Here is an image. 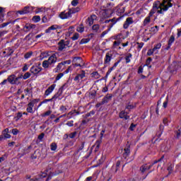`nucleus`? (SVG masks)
<instances>
[{
	"label": "nucleus",
	"mask_w": 181,
	"mask_h": 181,
	"mask_svg": "<svg viewBox=\"0 0 181 181\" xmlns=\"http://www.w3.org/2000/svg\"><path fill=\"white\" fill-rule=\"evenodd\" d=\"M111 59H112V55L110 52L107 53L105 58V64L110 63V62H111Z\"/></svg>",
	"instance_id": "b1692460"
},
{
	"label": "nucleus",
	"mask_w": 181,
	"mask_h": 181,
	"mask_svg": "<svg viewBox=\"0 0 181 181\" xmlns=\"http://www.w3.org/2000/svg\"><path fill=\"white\" fill-rule=\"evenodd\" d=\"M80 37V35L78 33H76L73 37H71L72 40H77Z\"/></svg>",
	"instance_id": "a19ab883"
},
{
	"label": "nucleus",
	"mask_w": 181,
	"mask_h": 181,
	"mask_svg": "<svg viewBox=\"0 0 181 181\" xmlns=\"http://www.w3.org/2000/svg\"><path fill=\"white\" fill-rule=\"evenodd\" d=\"M100 145H101V142H100V141H97L93 146V148H95V152H98V149H100Z\"/></svg>",
	"instance_id": "c756f323"
},
{
	"label": "nucleus",
	"mask_w": 181,
	"mask_h": 181,
	"mask_svg": "<svg viewBox=\"0 0 181 181\" xmlns=\"http://www.w3.org/2000/svg\"><path fill=\"white\" fill-rule=\"evenodd\" d=\"M84 77H86V71H81L79 74H76L74 80L76 83H80V81L84 78Z\"/></svg>",
	"instance_id": "1a4fd4ad"
},
{
	"label": "nucleus",
	"mask_w": 181,
	"mask_h": 181,
	"mask_svg": "<svg viewBox=\"0 0 181 181\" xmlns=\"http://www.w3.org/2000/svg\"><path fill=\"white\" fill-rule=\"evenodd\" d=\"M88 42H90V40L84 38L81 40L80 45H86V43H88Z\"/></svg>",
	"instance_id": "58836bf2"
},
{
	"label": "nucleus",
	"mask_w": 181,
	"mask_h": 181,
	"mask_svg": "<svg viewBox=\"0 0 181 181\" xmlns=\"http://www.w3.org/2000/svg\"><path fill=\"white\" fill-rule=\"evenodd\" d=\"M28 69H29V67H28V65H25L23 67V71H26Z\"/></svg>",
	"instance_id": "0e129e2a"
},
{
	"label": "nucleus",
	"mask_w": 181,
	"mask_h": 181,
	"mask_svg": "<svg viewBox=\"0 0 181 181\" xmlns=\"http://www.w3.org/2000/svg\"><path fill=\"white\" fill-rule=\"evenodd\" d=\"M42 71V67L39 66H33L30 68V72L33 74H39Z\"/></svg>",
	"instance_id": "4468645a"
},
{
	"label": "nucleus",
	"mask_w": 181,
	"mask_h": 181,
	"mask_svg": "<svg viewBox=\"0 0 181 181\" xmlns=\"http://www.w3.org/2000/svg\"><path fill=\"white\" fill-rule=\"evenodd\" d=\"M22 78H23V80H28V78H29V77H30V73L29 72H26L24 75H22Z\"/></svg>",
	"instance_id": "e433bc0d"
},
{
	"label": "nucleus",
	"mask_w": 181,
	"mask_h": 181,
	"mask_svg": "<svg viewBox=\"0 0 181 181\" xmlns=\"http://www.w3.org/2000/svg\"><path fill=\"white\" fill-rule=\"evenodd\" d=\"M69 45H70L69 41L61 40L58 43V50H59V52H63V50H65V49L69 47Z\"/></svg>",
	"instance_id": "39448f33"
},
{
	"label": "nucleus",
	"mask_w": 181,
	"mask_h": 181,
	"mask_svg": "<svg viewBox=\"0 0 181 181\" xmlns=\"http://www.w3.org/2000/svg\"><path fill=\"white\" fill-rule=\"evenodd\" d=\"M151 62H152V58H148L146 62V66H149V64H151Z\"/></svg>",
	"instance_id": "3c124183"
},
{
	"label": "nucleus",
	"mask_w": 181,
	"mask_h": 181,
	"mask_svg": "<svg viewBox=\"0 0 181 181\" xmlns=\"http://www.w3.org/2000/svg\"><path fill=\"white\" fill-rule=\"evenodd\" d=\"M79 11H80V8H69L67 12L62 11L59 14V18L61 19H69V18H71V16L73 15V13H77V12H78Z\"/></svg>",
	"instance_id": "f03ea898"
},
{
	"label": "nucleus",
	"mask_w": 181,
	"mask_h": 181,
	"mask_svg": "<svg viewBox=\"0 0 181 181\" xmlns=\"http://www.w3.org/2000/svg\"><path fill=\"white\" fill-rule=\"evenodd\" d=\"M159 30V27L158 25H156L154 27H152L150 29V32H151V33H158V31Z\"/></svg>",
	"instance_id": "7c9ffc66"
},
{
	"label": "nucleus",
	"mask_w": 181,
	"mask_h": 181,
	"mask_svg": "<svg viewBox=\"0 0 181 181\" xmlns=\"http://www.w3.org/2000/svg\"><path fill=\"white\" fill-rule=\"evenodd\" d=\"M172 0H163V3L160 4L159 1V7L162 8V6H164V8H167V11L169 9V8H172Z\"/></svg>",
	"instance_id": "6e6552de"
},
{
	"label": "nucleus",
	"mask_w": 181,
	"mask_h": 181,
	"mask_svg": "<svg viewBox=\"0 0 181 181\" xmlns=\"http://www.w3.org/2000/svg\"><path fill=\"white\" fill-rule=\"evenodd\" d=\"M49 66H52V64L48 60L43 61L42 67L44 69H49Z\"/></svg>",
	"instance_id": "bb28decb"
},
{
	"label": "nucleus",
	"mask_w": 181,
	"mask_h": 181,
	"mask_svg": "<svg viewBox=\"0 0 181 181\" xmlns=\"http://www.w3.org/2000/svg\"><path fill=\"white\" fill-rule=\"evenodd\" d=\"M35 103H39V99H35L34 100H33L32 102H30L28 104V107L26 109V111L32 113L33 112V107H35Z\"/></svg>",
	"instance_id": "0eeeda50"
},
{
	"label": "nucleus",
	"mask_w": 181,
	"mask_h": 181,
	"mask_svg": "<svg viewBox=\"0 0 181 181\" xmlns=\"http://www.w3.org/2000/svg\"><path fill=\"white\" fill-rule=\"evenodd\" d=\"M155 163H158V161H155L153 164H145L143 166H141L140 170L142 173H144L146 170H149Z\"/></svg>",
	"instance_id": "ddd939ff"
},
{
	"label": "nucleus",
	"mask_w": 181,
	"mask_h": 181,
	"mask_svg": "<svg viewBox=\"0 0 181 181\" xmlns=\"http://www.w3.org/2000/svg\"><path fill=\"white\" fill-rule=\"evenodd\" d=\"M110 22H112V25H110V29H111V28H112V26H114V25L117 23V21L115 20V18H112L110 20H106L105 21V23H110Z\"/></svg>",
	"instance_id": "c85d7f7f"
},
{
	"label": "nucleus",
	"mask_w": 181,
	"mask_h": 181,
	"mask_svg": "<svg viewBox=\"0 0 181 181\" xmlns=\"http://www.w3.org/2000/svg\"><path fill=\"white\" fill-rule=\"evenodd\" d=\"M134 23V19L132 17H129L126 19L125 23L123 25L124 29H128L129 28V25H132Z\"/></svg>",
	"instance_id": "9b49d317"
},
{
	"label": "nucleus",
	"mask_w": 181,
	"mask_h": 181,
	"mask_svg": "<svg viewBox=\"0 0 181 181\" xmlns=\"http://www.w3.org/2000/svg\"><path fill=\"white\" fill-rule=\"evenodd\" d=\"M113 45L114 46H119V45H121V41L119 40L115 41Z\"/></svg>",
	"instance_id": "13d9d810"
},
{
	"label": "nucleus",
	"mask_w": 181,
	"mask_h": 181,
	"mask_svg": "<svg viewBox=\"0 0 181 181\" xmlns=\"http://www.w3.org/2000/svg\"><path fill=\"white\" fill-rule=\"evenodd\" d=\"M47 60L51 64H54L57 62V54H52Z\"/></svg>",
	"instance_id": "dca6fc26"
},
{
	"label": "nucleus",
	"mask_w": 181,
	"mask_h": 181,
	"mask_svg": "<svg viewBox=\"0 0 181 181\" xmlns=\"http://www.w3.org/2000/svg\"><path fill=\"white\" fill-rule=\"evenodd\" d=\"M181 36V28L178 29L177 30V37H180Z\"/></svg>",
	"instance_id": "338daca9"
},
{
	"label": "nucleus",
	"mask_w": 181,
	"mask_h": 181,
	"mask_svg": "<svg viewBox=\"0 0 181 181\" xmlns=\"http://www.w3.org/2000/svg\"><path fill=\"white\" fill-rule=\"evenodd\" d=\"M50 101H53V98H52L51 99H45L42 101L44 104H46V103H49Z\"/></svg>",
	"instance_id": "4d7b16f0"
},
{
	"label": "nucleus",
	"mask_w": 181,
	"mask_h": 181,
	"mask_svg": "<svg viewBox=\"0 0 181 181\" xmlns=\"http://www.w3.org/2000/svg\"><path fill=\"white\" fill-rule=\"evenodd\" d=\"M76 135H77V133L76 132H73L71 134H69V138H71V139L75 138Z\"/></svg>",
	"instance_id": "864d4df0"
},
{
	"label": "nucleus",
	"mask_w": 181,
	"mask_h": 181,
	"mask_svg": "<svg viewBox=\"0 0 181 181\" xmlns=\"http://www.w3.org/2000/svg\"><path fill=\"white\" fill-rule=\"evenodd\" d=\"M29 12H30V7L25 6L23 10L18 11V13L20 15H26V13H29Z\"/></svg>",
	"instance_id": "f3484780"
},
{
	"label": "nucleus",
	"mask_w": 181,
	"mask_h": 181,
	"mask_svg": "<svg viewBox=\"0 0 181 181\" xmlns=\"http://www.w3.org/2000/svg\"><path fill=\"white\" fill-rule=\"evenodd\" d=\"M63 69H64V64L63 62H60L57 66L54 71L55 73H57V71H63Z\"/></svg>",
	"instance_id": "6ab92c4d"
},
{
	"label": "nucleus",
	"mask_w": 181,
	"mask_h": 181,
	"mask_svg": "<svg viewBox=\"0 0 181 181\" xmlns=\"http://www.w3.org/2000/svg\"><path fill=\"white\" fill-rule=\"evenodd\" d=\"M111 30V28H109L107 30H105L104 32L102 33L100 37H104L105 35H107V33H108V32Z\"/></svg>",
	"instance_id": "de8ad7c7"
},
{
	"label": "nucleus",
	"mask_w": 181,
	"mask_h": 181,
	"mask_svg": "<svg viewBox=\"0 0 181 181\" xmlns=\"http://www.w3.org/2000/svg\"><path fill=\"white\" fill-rule=\"evenodd\" d=\"M137 45H138V47H139V50H141V49L142 47H144V42H140V43L138 42Z\"/></svg>",
	"instance_id": "5fc2aeb1"
},
{
	"label": "nucleus",
	"mask_w": 181,
	"mask_h": 181,
	"mask_svg": "<svg viewBox=\"0 0 181 181\" xmlns=\"http://www.w3.org/2000/svg\"><path fill=\"white\" fill-rule=\"evenodd\" d=\"M66 125H67L68 127H73V125H74V121L71 120V121L68 122L66 123Z\"/></svg>",
	"instance_id": "09e8293b"
},
{
	"label": "nucleus",
	"mask_w": 181,
	"mask_h": 181,
	"mask_svg": "<svg viewBox=\"0 0 181 181\" xmlns=\"http://www.w3.org/2000/svg\"><path fill=\"white\" fill-rule=\"evenodd\" d=\"M3 135L6 139H9L11 138V134H8V133H4Z\"/></svg>",
	"instance_id": "8fccbe9b"
},
{
	"label": "nucleus",
	"mask_w": 181,
	"mask_h": 181,
	"mask_svg": "<svg viewBox=\"0 0 181 181\" xmlns=\"http://www.w3.org/2000/svg\"><path fill=\"white\" fill-rule=\"evenodd\" d=\"M22 74H20L18 76L16 77V75L11 74L8 76L7 80L10 84L19 86L21 84V79L22 78Z\"/></svg>",
	"instance_id": "7ed1b4c3"
},
{
	"label": "nucleus",
	"mask_w": 181,
	"mask_h": 181,
	"mask_svg": "<svg viewBox=\"0 0 181 181\" xmlns=\"http://www.w3.org/2000/svg\"><path fill=\"white\" fill-rule=\"evenodd\" d=\"M51 151H56L57 149V144L56 143H52L50 145Z\"/></svg>",
	"instance_id": "c9c22d12"
},
{
	"label": "nucleus",
	"mask_w": 181,
	"mask_h": 181,
	"mask_svg": "<svg viewBox=\"0 0 181 181\" xmlns=\"http://www.w3.org/2000/svg\"><path fill=\"white\" fill-rule=\"evenodd\" d=\"M92 30H93V32H101V30H100V25L98 24H95L92 26Z\"/></svg>",
	"instance_id": "cd10ccee"
},
{
	"label": "nucleus",
	"mask_w": 181,
	"mask_h": 181,
	"mask_svg": "<svg viewBox=\"0 0 181 181\" xmlns=\"http://www.w3.org/2000/svg\"><path fill=\"white\" fill-rule=\"evenodd\" d=\"M11 134H13V135H17L19 134V130H18V129H13L11 130Z\"/></svg>",
	"instance_id": "79ce46f5"
},
{
	"label": "nucleus",
	"mask_w": 181,
	"mask_h": 181,
	"mask_svg": "<svg viewBox=\"0 0 181 181\" xmlns=\"http://www.w3.org/2000/svg\"><path fill=\"white\" fill-rule=\"evenodd\" d=\"M76 30L79 33H83V32H84V25H83V24H81L79 26L77 27Z\"/></svg>",
	"instance_id": "2f4dec72"
},
{
	"label": "nucleus",
	"mask_w": 181,
	"mask_h": 181,
	"mask_svg": "<svg viewBox=\"0 0 181 181\" xmlns=\"http://www.w3.org/2000/svg\"><path fill=\"white\" fill-rule=\"evenodd\" d=\"M163 122L164 125H168V118H164L163 120Z\"/></svg>",
	"instance_id": "052dcab7"
},
{
	"label": "nucleus",
	"mask_w": 181,
	"mask_h": 181,
	"mask_svg": "<svg viewBox=\"0 0 181 181\" xmlns=\"http://www.w3.org/2000/svg\"><path fill=\"white\" fill-rule=\"evenodd\" d=\"M135 127H136L135 124H132L130 127H129L130 131H134V128H135Z\"/></svg>",
	"instance_id": "e2e57ef3"
},
{
	"label": "nucleus",
	"mask_w": 181,
	"mask_h": 181,
	"mask_svg": "<svg viewBox=\"0 0 181 181\" xmlns=\"http://www.w3.org/2000/svg\"><path fill=\"white\" fill-rule=\"evenodd\" d=\"M26 32H29V30H32V29H36V25L35 24H26L24 27Z\"/></svg>",
	"instance_id": "aec40b11"
},
{
	"label": "nucleus",
	"mask_w": 181,
	"mask_h": 181,
	"mask_svg": "<svg viewBox=\"0 0 181 181\" xmlns=\"http://www.w3.org/2000/svg\"><path fill=\"white\" fill-rule=\"evenodd\" d=\"M56 29H59V25H53L50 26L49 28H48L45 30V33H50V32H52V30H56Z\"/></svg>",
	"instance_id": "4be33fe9"
},
{
	"label": "nucleus",
	"mask_w": 181,
	"mask_h": 181,
	"mask_svg": "<svg viewBox=\"0 0 181 181\" xmlns=\"http://www.w3.org/2000/svg\"><path fill=\"white\" fill-rule=\"evenodd\" d=\"M63 76H64V73H60L59 74H58L55 78L56 81H59V80H60V78H62V77H63Z\"/></svg>",
	"instance_id": "ea45409f"
},
{
	"label": "nucleus",
	"mask_w": 181,
	"mask_h": 181,
	"mask_svg": "<svg viewBox=\"0 0 181 181\" xmlns=\"http://www.w3.org/2000/svg\"><path fill=\"white\" fill-rule=\"evenodd\" d=\"M60 111H62V112H64V111H67V107H66V106L64 105H62L59 108Z\"/></svg>",
	"instance_id": "49530a36"
},
{
	"label": "nucleus",
	"mask_w": 181,
	"mask_h": 181,
	"mask_svg": "<svg viewBox=\"0 0 181 181\" xmlns=\"http://www.w3.org/2000/svg\"><path fill=\"white\" fill-rule=\"evenodd\" d=\"M97 16L95 15H92L90 17L88 18V23L90 26L94 23V20H95Z\"/></svg>",
	"instance_id": "393cba45"
},
{
	"label": "nucleus",
	"mask_w": 181,
	"mask_h": 181,
	"mask_svg": "<svg viewBox=\"0 0 181 181\" xmlns=\"http://www.w3.org/2000/svg\"><path fill=\"white\" fill-rule=\"evenodd\" d=\"M40 12H45V8H37L35 10V13H40Z\"/></svg>",
	"instance_id": "c03bdc74"
},
{
	"label": "nucleus",
	"mask_w": 181,
	"mask_h": 181,
	"mask_svg": "<svg viewBox=\"0 0 181 181\" xmlns=\"http://www.w3.org/2000/svg\"><path fill=\"white\" fill-rule=\"evenodd\" d=\"M69 87V85L67 83L64 84L58 90V93H57L53 97L52 100H57L62 94H63V90Z\"/></svg>",
	"instance_id": "423d86ee"
},
{
	"label": "nucleus",
	"mask_w": 181,
	"mask_h": 181,
	"mask_svg": "<svg viewBox=\"0 0 181 181\" xmlns=\"http://www.w3.org/2000/svg\"><path fill=\"white\" fill-rule=\"evenodd\" d=\"M173 169V165H170L168 168V170L169 173H171Z\"/></svg>",
	"instance_id": "603ef678"
},
{
	"label": "nucleus",
	"mask_w": 181,
	"mask_h": 181,
	"mask_svg": "<svg viewBox=\"0 0 181 181\" xmlns=\"http://www.w3.org/2000/svg\"><path fill=\"white\" fill-rule=\"evenodd\" d=\"M54 88H56V84L51 85L45 92V97H48V95H50L54 90Z\"/></svg>",
	"instance_id": "f8f14e48"
},
{
	"label": "nucleus",
	"mask_w": 181,
	"mask_h": 181,
	"mask_svg": "<svg viewBox=\"0 0 181 181\" xmlns=\"http://www.w3.org/2000/svg\"><path fill=\"white\" fill-rule=\"evenodd\" d=\"M8 24L9 23H4L1 25V28H5L6 26H8Z\"/></svg>",
	"instance_id": "774afa93"
},
{
	"label": "nucleus",
	"mask_w": 181,
	"mask_h": 181,
	"mask_svg": "<svg viewBox=\"0 0 181 181\" xmlns=\"http://www.w3.org/2000/svg\"><path fill=\"white\" fill-rule=\"evenodd\" d=\"M130 150H129V147L124 148V153L123 154L124 158H127L129 156L130 153Z\"/></svg>",
	"instance_id": "473e14b6"
},
{
	"label": "nucleus",
	"mask_w": 181,
	"mask_h": 181,
	"mask_svg": "<svg viewBox=\"0 0 181 181\" xmlns=\"http://www.w3.org/2000/svg\"><path fill=\"white\" fill-rule=\"evenodd\" d=\"M50 114H52V111L47 110L45 113H44L42 115V117H49V115H50Z\"/></svg>",
	"instance_id": "a18cd8bd"
},
{
	"label": "nucleus",
	"mask_w": 181,
	"mask_h": 181,
	"mask_svg": "<svg viewBox=\"0 0 181 181\" xmlns=\"http://www.w3.org/2000/svg\"><path fill=\"white\" fill-rule=\"evenodd\" d=\"M131 59H132V54H127V55L125 57L126 63H131Z\"/></svg>",
	"instance_id": "72a5a7b5"
},
{
	"label": "nucleus",
	"mask_w": 181,
	"mask_h": 181,
	"mask_svg": "<svg viewBox=\"0 0 181 181\" xmlns=\"http://www.w3.org/2000/svg\"><path fill=\"white\" fill-rule=\"evenodd\" d=\"M64 63V65L66 66V64H70L71 62L70 60L62 62Z\"/></svg>",
	"instance_id": "680f3d73"
},
{
	"label": "nucleus",
	"mask_w": 181,
	"mask_h": 181,
	"mask_svg": "<svg viewBox=\"0 0 181 181\" xmlns=\"http://www.w3.org/2000/svg\"><path fill=\"white\" fill-rule=\"evenodd\" d=\"M77 5H78V0H73L71 1L72 6H77Z\"/></svg>",
	"instance_id": "37998d69"
},
{
	"label": "nucleus",
	"mask_w": 181,
	"mask_h": 181,
	"mask_svg": "<svg viewBox=\"0 0 181 181\" xmlns=\"http://www.w3.org/2000/svg\"><path fill=\"white\" fill-rule=\"evenodd\" d=\"M6 83H8V79L4 80V81L1 83V86H4V84H6Z\"/></svg>",
	"instance_id": "69168bd1"
},
{
	"label": "nucleus",
	"mask_w": 181,
	"mask_h": 181,
	"mask_svg": "<svg viewBox=\"0 0 181 181\" xmlns=\"http://www.w3.org/2000/svg\"><path fill=\"white\" fill-rule=\"evenodd\" d=\"M33 21L35 22V23H37V22H40V16H33Z\"/></svg>",
	"instance_id": "f704fd0d"
},
{
	"label": "nucleus",
	"mask_w": 181,
	"mask_h": 181,
	"mask_svg": "<svg viewBox=\"0 0 181 181\" xmlns=\"http://www.w3.org/2000/svg\"><path fill=\"white\" fill-rule=\"evenodd\" d=\"M76 114V110L74 111H71L68 113V115H70L71 117L69 118H71V117H73L74 115Z\"/></svg>",
	"instance_id": "6e6d98bb"
},
{
	"label": "nucleus",
	"mask_w": 181,
	"mask_h": 181,
	"mask_svg": "<svg viewBox=\"0 0 181 181\" xmlns=\"http://www.w3.org/2000/svg\"><path fill=\"white\" fill-rule=\"evenodd\" d=\"M46 176H47V173H41L39 174L38 177L30 179V181H41L42 179H43V177H46Z\"/></svg>",
	"instance_id": "2eb2a0df"
},
{
	"label": "nucleus",
	"mask_w": 181,
	"mask_h": 181,
	"mask_svg": "<svg viewBox=\"0 0 181 181\" xmlns=\"http://www.w3.org/2000/svg\"><path fill=\"white\" fill-rule=\"evenodd\" d=\"M173 42H175V36L171 35L168 40V47L166 48V50H169V49H170V46H172Z\"/></svg>",
	"instance_id": "a878e982"
},
{
	"label": "nucleus",
	"mask_w": 181,
	"mask_h": 181,
	"mask_svg": "<svg viewBox=\"0 0 181 181\" xmlns=\"http://www.w3.org/2000/svg\"><path fill=\"white\" fill-rule=\"evenodd\" d=\"M43 138H45V134L43 133H42L40 135L38 136V139H40V141H42Z\"/></svg>",
	"instance_id": "bf43d9fd"
},
{
	"label": "nucleus",
	"mask_w": 181,
	"mask_h": 181,
	"mask_svg": "<svg viewBox=\"0 0 181 181\" xmlns=\"http://www.w3.org/2000/svg\"><path fill=\"white\" fill-rule=\"evenodd\" d=\"M33 52H27V53L25 54L24 57H25V59H30V57H32V55H33Z\"/></svg>",
	"instance_id": "4c0bfd02"
},
{
	"label": "nucleus",
	"mask_w": 181,
	"mask_h": 181,
	"mask_svg": "<svg viewBox=\"0 0 181 181\" xmlns=\"http://www.w3.org/2000/svg\"><path fill=\"white\" fill-rule=\"evenodd\" d=\"M122 5L123 4H120L116 7V12L117 13H124L125 12V7H123Z\"/></svg>",
	"instance_id": "a211bd4d"
},
{
	"label": "nucleus",
	"mask_w": 181,
	"mask_h": 181,
	"mask_svg": "<svg viewBox=\"0 0 181 181\" xmlns=\"http://www.w3.org/2000/svg\"><path fill=\"white\" fill-rule=\"evenodd\" d=\"M160 47H162V43L158 42L156 44L153 49H150L147 52V56H152V54H158L159 53V50H160Z\"/></svg>",
	"instance_id": "20e7f679"
},
{
	"label": "nucleus",
	"mask_w": 181,
	"mask_h": 181,
	"mask_svg": "<svg viewBox=\"0 0 181 181\" xmlns=\"http://www.w3.org/2000/svg\"><path fill=\"white\" fill-rule=\"evenodd\" d=\"M72 62L76 67H81L83 64V59L81 57H74Z\"/></svg>",
	"instance_id": "9d476101"
},
{
	"label": "nucleus",
	"mask_w": 181,
	"mask_h": 181,
	"mask_svg": "<svg viewBox=\"0 0 181 181\" xmlns=\"http://www.w3.org/2000/svg\"><path fill=\"white\" fill-rule=\"evenodd\" d=\"M119 118L124 119H129V116H128V113L125 111H122L119 114Z\"/></svg>",
	"instance_id": "412c9836"
},
{
	"label": "nucleus",
	"mask_w": 181,
	"mask_h": 181,
	"mask_svg": "<svg viewBox=\"0 0 181 181\" xmlns=\"http://www.w3.org/2000/svg\"><path fill=\"white\" fill-rule=\"evenodd\" d=\"M168 11V8H165L164 6L162 7L159 6V1H156L153 4V8L151 10L148 16L145 18L143 22V25L148 26L149 23H151V18L155 15V13L159 15V13H163V12H166Z\"/></svg>",
	"instance_id": "f257e3e1"
},
{
	"label": "nucleus",
	"mask_w": 181,
	"mask_h": 181,
	"mask_svg": "<svg viewBox=\"0 0 181 181\" xmlns=\"http://www.w3.org/2000/svg\"><path fill=\"white\" fill-rule=\"evenodd\" d=\"M111 98H112V95L107 94L102 100V104H105L108 103V101L111 100Z\"/></svg>",
	"instance_id": "5701e85b"
}]
</instances>
